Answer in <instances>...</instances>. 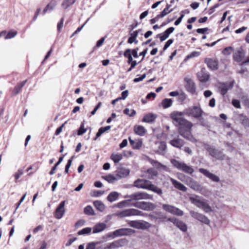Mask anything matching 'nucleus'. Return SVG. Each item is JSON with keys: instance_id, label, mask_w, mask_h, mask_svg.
Listing matches in <instances>:
<instances>
[{"instance_id": "obj_6", "label": "nucleus", "mask_w": 249, "mask_h": 249, "mask_svg": "<svg viewBox=\"0 0 249 249\" xmlns=\"http://www.w3.org/2000/svg\"><path fill=\"white\" fill-rule=\"evenodd\" d=\"M128 224L131 227L142 230L147 229L151 227L149 223L142 220L130 221Z\"/></svg>"}, {"instance_id": "obj_27", "label": "nucleus", "mask_w": 249, "mask_h": 249, "mask_svg": "<svg viewBox=\"0 0 249 249\" xmlns=\"http://www.w3.org/2000/svg\"><path fill=\"white\" fill-rule=\"evenodd\" d=\"M170 143L174 147L181 148L184 144V142L180 139H176L171 140Z\"/></svg>"}, {"instance_id": "obj_9", "label": "nucleus", "mask_w": 249, "mask_h": 249, "mask_svg": "<svg viewBox=\"0 0 249 249\" xmlns=\"http://www.w3.org/2000/svg\"><path fill=\"white\" fill-rule=\"evenodd\" d=\"M132 205L144 211H152L156 208V206L153 203L145 201L137 202Z\"/></svg>"}, {"instance_id": "obj_8", "label": "nucleus", "mask_w": 249, "mask_h": 249, "mask_svg": "<svg viewBox=\"0 0 249 249\" xmlns=\"http://www.w3.org/2000/svg\"><path fill=\"white\" fill-rule=\"evenodd\" d=\"M131 200H139L142 199H153V195L144 192H139L131 195L129 196Z\"/></svg>"}, {"instance_id": "obj_47", "label": "nucleus", "mask_w": 249, "mask_h": 249, "mask_svg": "<svg viewBox=\"0 0 249 249\" xmlns=\"http://www.w3.org/2000/svg\"><path fill=\"white\" fill-rule=\"evenodd\" d=\"M148 178L149 179H153L155 177L158 175L157 172L153 169H150L147 170Z\"/></svg>"}, {"instance_id": "obj_24", "label": "nucleus", "mask_w": 249, "mask_h": 249, "mask_svg": "<svg viewBox=\"0 0 249 249\" xmlns=\"http://www.w3.org/2000/svg\"><path fill=\"white\" fill-rule=\"evenodd\" d=\"M130 171L128 169L125 168H120L117 171L116 173L117 177L118 179L126 177L129 174Z\"/></svg>"}, {"instance_id": "obj_53", "label": "nucleus", "mask_w": 249, "mask_h": 249, "mask_svg": "<svg viewBox=\"0 0 249 249\" xmlns=\"http://www.w3.org/2000/svg\"><path fill=\"white\" fill-rule=\"evenodd\" d=\"M17 35V32L15 31H9L6 36L5 37V39H10L15 37Z\"/></svg>"}, {"instance_id": "obj_12", "label": "nucleus", "mask_w": 249, "mask_h": 249, "mask_svg": "<svg viewBox=\"0 0 249 249\" xmlns=\"http://www.w3.org/2000/svg\"><path fill=\"white\" fill-rule=\"evenodd\" d=\"M190 215L193 218L198 220V221L204 223L206 225H209L210 223V220L205 215L196 212L194 211H191L190 212Z\"/></svg>"}, {"instance_id": "obj_11", "label": "nucleus", "mask_w": 249, "mask_h": 249, "mask_svg": "<svg viewBox=\"0 0 249 249\" xmlns=\"http://www.w3.org/2000/svg\"><path fill=\"white\" fill-rule=\"evenodd\" d=\"M162 208L164 211L178 216H182L184 214L182 210L172 205L163 204L162 205Z\"/></svg>"}, {"instance_id": "obj_32", "label": "nucleus", "mask_w": 249, "mask_h": 249, "mask_svg": "<svg viewBox=\"0 0 249 249\" xmlns=\"http://www.w3.org/2000/svg\"><path fill=\"white\" fill-rule=\"evenodd\" d=\"M134 130L136 134L140 136H143L146 131L145 128L142 125L135 126Z\"/></svg>"}, {"instance_id": "obj_18", "label": "nucleus", "mask_w": 249, "mask_h": 249, "mask_svg": "<svg viewBox=\"0 0 249 249\" xmlns=\"http://www.w3.org/2000/svg\"><path fill=\"white\" fill-rule=\"evenodd\" d=\"M186 184L195 191H197L200 188L201 185L191 177L187 178Z\"/></svg>"}, {"instance_id": "obj_35", "label": "nucleus", "mask_w": 249, "mask_h": 249, "mask_svg": "<svg viewBox=\"0 0 249 249\" xmlns=\"http://www.w3.org/2000/svg\"><path fill=\"white\" fill-rule=\"evenodd\" d=\"M123 158V156L120 153H113L110 156V159L114 163H118Z\"/></svg>"}, {"instance_id": "obj_5", "label": "nucleus", "mask_w": 249, "mask_h": 249, "mask_svg": "<svg viewBox=\"0 0 249 249\" xmlns=\"http://www.w3.org/2000/svg\"><path fill=\"white\" fill-rule=\"evenodd\" d=\"M184 115H185L184 110L183 112L174 111L171 113L170 116L173 120V123L176 126H178L184 122L188 123V120L184 118Z\"/></svg>"}, {"instance_id": "obj_62", "label": "nucleus", "mask_w": 249, "mask_h": 249, "mask_svg": "<svg viewBox=\"0 0 249 249\" xmlns=\"http://www.w3.org/2000/svg\"><path fill=\"white\" fill-rule=\"evenodd\" d=\"M23 174V171L22 169H18L17 172L15 174V178L16 180H18L20 177Z\"/></svg>"}, {"instance_id": "obj_55", "label": "nucleus", "mask_w": 249, "mask_h": 249, "mask_svg": "<svg viewBox=\"0 0 249 249\" xmlns=\"http://www.w3.org/2000/svg\"><path fill=\"white\" fill-rule=\"evenodd\" d=\"M86 131L87 129L84 127V123H82L81 124L80 127L78 130L77 135L79 136L82 135L85 133H86Z\"/></svg>"}, {"instance_id": "obj_42", "label": "nucleus", "mask_w": 249, "mask_h": 249, "mask_svg": "<svg viewBox=\"0 0 249 249\" xmlns=\"http://www.w3.org/2000/svg\"><path fill=\"white\" fill-rule=\"evenodd\" d=\"M104 178L109 183H113L114 181L118 180L116 175L115 176L113 175L109 174L104 177Z\"/></svg>"}, {"instance_id": "obj_51", "label": "nucleus", "mask_w": 249, "mask_h": 249, "mask_svg": "<svg viewBox=\"0 0 249 249\" xmlns=\"http://www.w3.org/2000/svg\"><path fill=\"white\" fill-rule=\"evenodd\" d=\"M127 50H129L130 51V53L131 54V56H133V57L135 58H137L139 57V55L138 54V52L139 51L138 48H136L134 49H128Z\"/></svg>"}, {"instance_id": "obj_30", "label": "nucleus", "mask_w": 249, "mask_h": 249, "mask_svg": "<svg viewBox=\"0 0 249 249\" xmlns=\"http://www.w3.org/2000/svg\"><path fill=\"white\" fill-rule=\"evenodd\" d=\"M208 67L212 70H216L218 69V62L217 60L209 59L207 60Z\"/></svg>"}, {"instance_id": "obj_46", "label": "nucleus", "mask_w": 249, "mask_h": 249, "mask_svg": "<svg viewBox=\"0 0 249 249\" xmlns=\"http://www.w3.org/2000/svg\"><path fill=\"white\" fill-rule=\"evenodd\" d=\"M84 213L89 215H95L94 212L91 206L88 205L86 206L84 209Z\"/></svg>"}, {"instance_id": "obj_22", "label": "nucleus", "mask_w": 249, "mask_h": 249, "mask_svg": "<svg viewBox=\"0 0 249 249\" xmlns=\"http://www.w3.org/2000/svg\"><path fill=\"white\" fill-rule=\"evenodd\" d=\"M189 199L193 204L199 208L205 200V199H201L199 196L196 195L194 196L190 197Z\"/></svg>"}, {"instance_id": "obj_45", "label": "nucleus", "mask_w": 249, "mask_h": 249, "mask_svg": "<svg viewBox=\"0 0 249 249\" xmlns=\"http://www.w3.org/2000/svg\"><path fill=\"white\" fill-rule=\"evenodd\" d=\"M63 160V157H61L59 158L58 161L55 164L54 166L52 168L51 171L50 172V175H53L54 174L55 171L57 168V167L61 163Z\"/></svg>"}, {"instance_id": "obj_29", "label": "nucleus", "mask_w": 249, "mask_h": 249, "mask_svg": "<svg viewBox=\"0 0 249 249\" xmlns=\"http://www.w3.org/2000/svg\"><path fill=\"white\" fill-rule=\"evenodd\" d=\"M124 243L123 240H118L110 243L107 248V249H112L118 248L123 246Z\"/></svg>"}, {"instance_id": "obj_2", "label": "nucleus", "mask_w": 249, "mask_h": 249, "mask_svg": "<svg viewBox=\"0 0 249 249\" xmlns=\"http://www.w3.org/2000/svg\"><path fill=\"white\" fill-rule=\"evenodd\" d=\"M134 186L138 188L152 191L160 195L162 194V191L161 189L153 184L148 180L138 179L134 181Z\"/></svg>"}, {"instance_id": "obj_37", "label": "nucleus", "mask_w": 249, "mask_h": 249, "mask_svg": "<svg viewBox=\"0 0 249 249\" xmlns=\"http://www.w3.org/2000/svg\"><path fill=\"white\" fill-rule=\"evenodd\" d=\"M93 204L95 208L100 212H103L105 209L104 204L100 201H95L94 202Z\"/></svg>"}, {"instance_id": "obj_43", "label": "nucleus", "mask_w": 249, "mask_h": 249, "mask_svg": "<svg viewBox=\"0 0 249 249\" xmlns=\"http://www.w3.org/2000/svg\"><path fill=\"white\" fill-rule=\"evenodd\" d=\"M197 192H199L200 194H201L202 195H203L205 196L208 197L209 196L210 191H209L206 188L203 187L201 185L200 187V188L198 190H197Z\"/></svg>"}, {"instance_id": "obj_7", "label": "nucleus", "mask_w": 249, "mask_h": 249, "mask_svg": "<svg viewBox=\"0 0 249 249\" xmlns=\"http://www.w3.org/2000/svg\"><path fill=\"white\" fill-rule=\"evenodd\" d=\"M116 215L118 216L124 217L133 215H142V213L137 209H129L118 213Z\"/></svg>"}, {"instance_id": "obj_17", "label": "nucleus", "mask_w": 249, "mask_h": 249, "mask_svg": "<svg viewBox=\"0 0 249 249\" xmlns=\"http://www.w3.org/2000/svg\"><path fill=\"white\" fill-rule=\"evenodd\" d=\"M134 232V231L131 229H120L113 231L112 234L115 237L119 236L127 235L129 234Z\"/></svg>"}, {"instance_id": "obj_59", "label": "nucleus", "mask_w": 249, "mask_h": 249, "mask_svg": "<svg viewBox=\"0 0 249 249\" xmlns=\"http://www.w3.org/2000/svg\"><path fill=\"white\" fill-rule=\"evenodd\" d=\"M129 201L128 200H124L122 202H119L117 204V207L118 208H123L124 207H126L129 206Z\"/></svg>"}, {"instance_id": "obj_39", "label": "nucleus", "mask_w": 249, "mask_h": 249, "mask_svg": "<svg viewBox=\"0 0 249 249\" xmlns=\"http://www.w3.org/2000/svg\"><path fill=\"white\" fill-rule=\"evenodd\" d=\"M200 209H202L205 213H210L212 212L213 210L209 204L205 201L203 202Z\"/></svg>"}, {"instance_id": "obj_40", "label": "nucleus", "mask_w": 249, "mask_h": 249, "mask_svg": "<svg viewBox=\"0 0 249 249\" xmlns=\"http://www.w3.org/2000/svg\"><path fill=\"white\" fill-rule=\"evenodd\" d=\"M118 196L119 194L117 192H111L107 196V200L111 202L115 201L117 199Z\"/></svg>"}, {"instance_id": "obj_52", "label": "nucleus", "mask_w": 249, "mask_h": 249, "mask_svg": "<svg viewBox=\"0 0 249 249\" xmlns=\"http://www.w3.org/2000/svg\"><path fill=\"white\" fill-rule=\"evenodd\" d=\"M242 124L247 127H249V118L246 116H242Z\"/></svg>"}, {"instance_id": "obj_10", "label": "nucleus", "mask_w": 249, "mask_h": 249, "mask_svg": "<svg viewBox=\"0 0 249 249\" xmlns=\"http://www.w3.org/2000/svg\"><path fill=\"white\" fill-rule=\"evenodd\" d=\"M234 82L220 83L218 85V90L220 94L224 96L229 89L232 88L234 85Z\"/></svg>"}, {"instance_id": "obj_13", "label": "nucleus", "mask_w": 249, "mask_h": 249, "mask_svg": "<svg viewBox=\"0 0 249 249\" xmlns=\"http://www.w3.org/2000/svg\"><path fill=\"white\" fill-rule=\"evenodd\" d=\"M206 149L212 157L216 159L223 160L225 158V155L222 153V152L215 149L209 145L207 146Z\"/></svg>"}, {"instance_id": "obj_63", "label": "nucleus", "mask_w": 249, "mask_h": 249, "mask_svg": "<svg viewBox=\"0 0 249 249\" xmlns=\"http://www.w3.org/2000/svg\"><path fill=\"white\" fill-rule=\"evenodd\" d=\"M174 40L172 39H169L165 44L163 47V50H166L173 42Z\"/></svg>"}, {"instance_id": "obj_19", "label": "nucleus", "mask_w": 249, "mask_h": 249, "mask_svg": "<svg viewBox=\"0 0 249 249\" xmlns=\"http://www.w3.org/2000/svg\"><path fill=\"white\" fill-rule=\"evenodd\" d=\"M149 162L153 166L156 168L160 171H168L169 169L166 165H164L160 162L154 160L150 159Z\"/></svg>"}, {"instance_id": "obj_58", "label": "nucleus", "mask_w": 249, "mask_h": 249, "mask_svg": "<svg viewBox=\"0 0 249 249\" xmlns=\"http://www.w3.org/2000/svg\"><path fill=\"white\" fill-rule=\"evenodd\" d=\"M142 141L141 140L136 141L135 144H133V148L135 149H140L142 146Z\"/></svg>"}, {"instance_id": "obj_15", "label": "nucleus", "mask_w": 249, "mask_h": 249, "mask_svg": "<svg viewBox=\"0 0 249 249\" xmlns=\"http://www.w3.org/2000/svg\"><path fill=\"white\" fill-rule=\"evenodd\" d=\"M199 172L203 174L206 177L213 182H218L220 181V178L217 176L210 172L206 169L204 168H199Z\"/></svg>"}, {"instance_id": "obj_14", "label": "nucleus", "mask_w": 249, "mask_h": 249, "mask_svg": "<svg viewBox=\"0 0 249 249\" xmlns=\"http://www.w3.org/2000/svg\"><path fill=\"white\" fill-rule=\"evenodd\" d=\"M65 203L66 201H63L59 204L57 207L54 213V216L56 218L60 219L64 215L65 212L64 208Z\"/></svg>"}, {"instance_id": "obj_21", "label": "nucleus", "mask_w": 249, "mask_h": 249, "mask_svg": "<svg viewBox=\"0 0 249 249\" xmlns=\"http://www.w3.org/2000/svg\"><path fill=\"white\" fill-rule=\"evenodd\" d=\"M175 30V28L171 27L165 30L163 33L158 35L160 36V38L161 41H163L166 39L169 35L172 33Z\"/></svg>"}, {"instance_id": "obj_33", "label": "nucleus", "mask_w": 249, "mask_h": 249, "mask_svg": "<svg viewBox=\"0 0 249 249\" xmlns=\"http://www.w3.org/2000/svg\"><path fill=\"white\" fill-rule=\"evenodd\" d=\"M198 77L200 81L206 82L209 78V75L203 71H201L198 73Z\"/></svg>"}, {"instance_id": "obj_20", "label": "nucleus", "mask_w": 249, "mask_h": 249, "mask_svg": "<svg viewBox=\"0 0 249 249\" xmlns=\"http://www.w3.org/2000/svg\"><path fill=\"white\" fill-rule=\"evenodd\" d=\"M170 180L172 182V184L176 189L182 191L183 192L187 191V187L185 186L183 184L181 183L180 182L171 178H170Z\"/></svg>"}, {"instance_id": "obj_61", "label": "nucleus", "mask_w": 249, "mask_h": 249, "mask_svg": "<svg viewBox=\"0 0 249 249\" xmlns=\"http://www.w3.org/2000/svg\"><path fill=\"white\" fill-rule=\"evenodd\" d=\"M232 105L237 108H241V105L240 103L239 100L236 99H233L232 101Z\"/></svg>"}, {"instance_id": "obj_41", "label": "nucleus", "mask_w": 249, "mask_h": 249, "mask_svg": "<svg viewBox=\"0 0 249 249\" xmlns=\"http://www.w3.org/2000/svg\"><path fill=\"white\" fill-rule=\"evenodd\" d=\"M75 1V0H64L61 4V6L64 9H67L72 5Z\"/></svg>"}, {"instance_id": "obj_60", "label": "nucleus", "mask_w": 249, "mask_h": 249, "mask_svg": "<svg viewBox=\"0 0 249 249\" xmlns=\"http://www.w3.org/2000/svg\"><path fill=\"white\" fill-rule=\"evenodd\" d=\"M214 196L215 197L224 198V195L222 192L220 190L215 191L214 192Z\"/></svg>"}, {"instance_id": "obj_50", "label": "nucleus", "mask_w": 249, "mask_h": 249, "mask_svg": "<svg viewBox=\"0 0 249 249\" xmlns=\"http://www.w3.org/2000/svg\"><path fill=\"white\" fill-rule=\"evenodd\" d=\"M173 10V9L169 10L168 9V8H165L161 12V13L159 15V17H160L161 18H163L166 15L168 14L169 13L172 12Z\"/></svg>"}, {"instance_id": "obj_64", "label": "nucleus", "mask_w": 249, "mask_h": 249, "mask_svg": "<svg viewBox=\"0 0 249 249\" xmlns=\"http://www.w3.org/2000/svg\"><path fill=\"white\" fill-rule=\"evenodd\" d=\"M96 245V244L94 242L89 243L87 246L86 249H95Z\"/></svg>"}, {"instance_id": "obj_44", "label": "nucleus", "mask_w": 249, "mask_h": 249, "mask_svg": "<svg viewBox=\"0 0 249 249\" xmlns=\"http://www.w3.org/2000/svg\"><path fill=\"white\" fill-rule=\"evenodd\" d=\"M124 55L125 57L127 58L128 64H130L134 61L133 59L132 56H131V54L130 53V51L129 50H126L124 52Z\"/></svg>"}, {"instance_id": "obj_31", "label": "nucleus", "mask_w": 249, "mask_h": 249, "mask_svg": "<svg viewBox=\"0 0 249 249\" xmlns=\"http://www.w3.org/2000/svg\"><path fill=\"white\" fill-rule=\"evenodd\" d=\"M57 3L54 0L51 1L43 10L42 14L45 15L47 12H51L56 6Z\"/></svg>"}, {"instance_id": "obj_38", "label": "nucleus", "mask_w": 249, "mask_h": 249, "mask_svg": "<svg viewBox=\"0 0 249 249\" xmlns=\"http://www.w3.org/2000/svg\"><path fill=\"white\" fill-rule=\"evenodd\" d=\"M161 104L164 108H167L172 106L173 100L171 99H164L162 100Z\"/></svg>"}, {"instance_id": "obj_16", "label": "nucleus", "mask_w": 249, "mask_h": 249, "mask_svg": "<svg viewBox=\"0 0 249 249\" xmlns=\"http://www.w3.org/2000/svg\"><path fill=\"white\" fill-rule=\"evenodd\" d=\"M168 220L172 222L175 226L179 229L182 231H186L187 230L186 224L183 221L179 220L176 218H169Z\"/></svg>"}, {"instance_id": "obj_3", "label": "nucleus", "mask_w": 249, "mask_h": 249, "mask_svg": "<svg viewBox=\"0 0 249 249\" xmlns=\"http://www.w3.org/2000/svg\"><path fill=\"white\" fill-rule=\"evenodd\" d=\"M178 126V131L179 134L185 139L192 142H196V140L191 134V129L193 124L188 120V123H184Z\"/></svg>"}, {"instance_id": "obj_4", "label": "nucleus", "mask_w": 249, "mask_h": 249, "mask_svg": "<svg viewBox=\"0 0 249 249\" xmlns=\"http://www.w3.org/2000/svg\"><path fill=\"white\" fill-rule=\"evenodd\" d=\"M170 161L175 167L186 173L192 174L194 171L191 166L187 165L184 162L178 160L176 159H171Z\"/></svg>"}, {"instance_id": "obj_28", "label": "nucleus", "mask_w": 249, "mask_h": 249, "mask_svg": "<svg viewBox=\"0 0 249 249\" xmlns=\"http://www.w3.org/2000/svg\"><path fill=\"white\" fill-rule=\"evenodd\" d=\"M157 117V115L154 114L148 113L144 116L142 119V122L147 123H152L155 120Z\"/></svg>"}, {"instance_id": "obj_34", "label": "nucleus", "mask_w": 249, "mask_h": 249, "mask_svg": "<svg viewBox=\"0 0 249 249\" xmlns=\"http://www.w3.org/2000/svg\"><path fill=\"white\" fill-rule=\"evenodd\" d=\"M111 126L110 125H107L105 127H102L100 128L98 130V132L96 134V137L94 138V140H96L98 137L101 136L102 134H103L107 131L109 130Z\"/></svg>"}, {"instance_id": "obj_26", "label": "nucleus", "mask_w": 249, "mask_h": 249, "mask_svg": "<svg viewBox=\"0 0 249 249\" xmlns=\"http://www.w3.org/2000/svg\"><path fill=\"white\" fill-rule=\"evenodd\" d=\"M107 225L104 223H99L93 228V233H96L103 231L106 228Z\"/></svg>"}, {"instance_id": "obj_48", "label": "nucleus", "mask_w": 249, "mask_h": 249, "mask_svg": "<svg viewBox=\"0 0 249 249\" xmlns=\"http://www.w3.org/2000/svg\"><path fill=\"white\" fill-rule=\"evenodd\" d=\"M91 230L92 229L91 228H89V227L84 228L78 232V235H83V234H89L91 231Z\"/></svg>"}, {"instance_id": "obj_25", "label": "nucleus", "mask_w": 249, "mask_h": 249, "mask_svg": "<svg viewBox=\"0 0 249 249\" xmlns=\"http://www.w3.org/2000/svg\"><path fill=\"white\" fill-rule=\"evenodd\" d=\"M245 53L242 48H240L233 55L234 59L237 62H241L245 56Z\"/></svg>"}, {"instance_id": "obj_57", "label": "nucleus", "mask_w": 249, "mask_h": 249, "mask_svg": "<svg viewBox=\"0 0 249 249\" xmlns=\"http://www.w3.org/2000/svg\"><path fill=\"white\" fill-rule=\"evenodd\" d=\"M129 112H130V110L129 108H125L124 110V113L127 115H128L130 117L133 116L134 115H135L136 114V111L133 109L131 110V113H129Z\"/></svg>"}, {"instance_id": "obj_49", "label": "nucleus", "mask_w": 249, "mask_h": 249, "mask_svg": "<svg viewBox=\"0 0 249 249\" xmlns=\"http://www.w3.org/2000/svg\"><path fill=\"white\" fill-rule=\"evenodd\" d=\"M200 55V53L197 51H194L188 54L185 59V60L189 59L190 58L197 57Z\"/></svg>"}, {"instance_id": "obj_23", "label": "nucleus", "mask_w": 249, "mask_h": 249, "mask_svg": "<svg viewBox=\"0 0 249 249\" xmlns=\"http://www.w3.org/2000/svg\"><path fill=\"white\" fill-rule=\"evenodd\" d=\"M185 80L186 82L185 87L187 90L192 93H195L196 91V88L194 82L190 79H185Z\"/></svg>"}, {"instance_id": "obj_1", "label": "nucleus", "mask_w": 249, "mask_h": 249, "mask_svg": "<svg viewBox=\"0 0 249 249\" xmlns=\"http://www.w3.org/2000/svg\"><path fill=\"white\" fill-rule=\"evenodd\" d=\"M184 110L185 115L198 120L199 121V124L201 125H206L202 118L204 112L200 106H191L185 108Z\"/></svg>"}, {"instance_id": "obj_54", "label": "nucleus", "mask_w": 249, "mask_h": 249, "mask_svg": "<svg viewBox=\"0 0 249 249\" xmlns=\"http://www.w3.org/2000/svg\"><path fill=\"white\" fill-rule=\"evenodd\" d=\"M190 177L185 176V175L183 174H178V179H179L180 181L184 182L185 184L186 183V181L187 180V178H189Z\"/></svg>"}, {"instance_id": "obj_36", "label": "nucleus", "mask_w": 249, "mask_h": 249, "mask_svg": "<svg viewBox=\"0 0 249 249\" xmlns=\"http://www.w3.org/2000/svg\"><path fill=\"white\" fill-rule=\"evenodd\" d=\"M26 82V80H25L24 81L21 82V83H20L18 85H17L15 87V88L14 89V90L13 91L12 94L13 95H16V94H18L20 92V91L21 90V89L22 88V87L24 86V85L25 84Z\"/></svg>"}, {"instance_id": "obj_56", "label": "nucleus", "mask_w": 249, "mask_h": 249, "mask_svg": "<svg viewBox=\"0 0 249 249\" xmlns=\"http://www.w3.org/2000/svg\"><path fill=\"white\" fill-rule=\"evenodd\" d=\"M233 51V48L231 47H226L222 51V53L224 55L230 54Z\"/></svg>"}]
</instances>
